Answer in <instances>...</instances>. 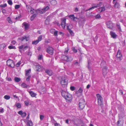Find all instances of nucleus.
Wrapping results in <instances>:
<instances>
[{"label": "nucleus", "instance_id": "1", "mask_svg": "<svg viewBox=\"0 0 126 126\" xmlns=\"http://www.w3.org/2000/svg\"><path fill=\"white\" fill-rule=\"evenodd\" d=\"M86 103L83 98H82L80 99L79 101V108L80 110L83 109L85 106Z\"/></svg>", "mask_w": 126, "mask_h": 126}, {"label": "nucleus", "instance_id": "2", "mask_svg": "<svg viewBox=\"0 0 126 126\" xmlns=\"http://www.w3.org/2000/svg\"><path fill=\"white\" fill-rule=\"evenodd\" d=\"M98 104L99 105L102 107L103 105V99L101 95L99 94H96Z\"/></svg>", "mask_w": 126, "mask_h": 126}, {"label": "nucleus", "instance_id": "3", "mask_svg": "<svg viewBox=\"0 0 126 126\" xmlns=\"http://www.w3.org/2000/svg\"><path fill=\"white\" fill-rule=\"evenodd\" d=\"M7 66L12 68L15 66V63L13 61L9 59L7 61Z\"/></svg>", "mask_w": 126, "mask_h": 126}, {"label": "nucleus", "instance_id": "4", "mask_svg": "<svg viewBox=\"0 0 126 126\" xmlns=\"http://www.w3.org/2000/svg\"><path fill=\"white\" fill-rule=\"evenodd\" d=\"M102 3V2H100L98 4H95L94 5V6L90 8L89 9L86 10V11H87L92 9H94L95 8H96L97 7L100 6H101Z\"/></svg>", "mask_w": 126, "mask_h": 126}, {"label": "nucleus", "instance_id": "5", "mask_svg": "<svg viewBox=\"0 0 126 126\" xmlns=\"http://www.w3.org/2000/svg\"><path fill=\"white\" fill-rule=\"evenodd\" d=\"M54 49L51 47H49L47 48V52L49 54L52 55L54 53Z\"/></svg>", "mask_w": 126, "mask_h": 126}, {"label": "nucleus", "instance_id": "6", "mask_svg": "<svg viewBox=\"0 0 126 126\" xmlns=\"http://www.w3.org/2000/svg\"><path fill=\"white\" fill-rule=\"evenodd\" d=\"M49 7L48 6H47L46 7L43 8V9L39 10L38 12L39 13L41 14H42L45 13L46 11L48 9Z\"/></svg>", "mask_w": 126, "mask_h": 126}, {"label": "nucleus", "instance_id": "7", "mask_svg": "<svg viewBox=\"0 0 126 126\" xmlns=\"http://www.w3.org/2000/svg\"><path fill=\"white\" fill-rule=\"evenodd\" d=\"M28 47L27 46L24 47L23 45H21L19 47V51L21 53L23 51H24L25 50H26Z\"/></svg>", "mask_w": 126, "mask_h": 126}, {"label": "nucleus", "instance_id": "8", "mask_svg": "<svg viewBox=\"0 0 126 126\" xmlns=\"http://www.w3.org/2000/svg\"><path fill=\"white\" fill-rule=\"evenodd\" d=\"M122 54L121 53L119 50H118L117 52V54L116 55V57L117 58L118 60L120 61L122 60L121 57L122 56Z\"/></svg>", "mask_w": 126, "mask_h": 126}, {"label": "nucleus", "instance_id": "9", "mask_svg": "<svg viewBox=\"0 0 126 126\" xmlns=\"http://www.w3.org/2000/svg\"><path fill=\"white\" fill-rule=\"evenodd\" d=\"M107 25L108 28L111 29H112L113 27V24L111 21H109L107 22Z\"/></svg>", "mask_w": 126, "mask_h": 126}, {"label": "nucleus", "instance_id": "10", "mask_svg": "<svg viewBox=\"0 0 126 126\" xmlns=\"http://www.w3.org/2000/svg\"><path fill=\"white\" fill-rule=\"evenodd\" d=\"M67 101H70L72 99V96L71 94L69 93H68L64 98Z\"/></svg>", "mask_w": 126, "mask_h": 126}, {"label": "nucleus", "instance_id": "11", "mask_svg": "<svg viewBox=\"0 0 126 126\" xmlns=\"http://www.w3.org/2000/svg\"><path fill=\"white\" fill-rule=\"evenodd\" d=\"M18 113L21 115V116L23 118L25 117L26 115V113L25 112H23L22 110L19 111L18 112Z\"/></svg>", "mask_w": 126, "mask_h": 126}, {"label": "nucleus", "instance_id": "12", "mask_svg": "<svg viewBox=\"0 0 126 126\" xmlns=\"http://www.w3.org/2000/svg\"><path fill=\"white\" fill-rule=\"evenodd\" d=\"M61 83L63 87H64L65 85H67V82L65 79H62Z\"/></svg>", "mask_w": 126, "mask_h": 126}, {"label": "nucleus", "instance_id": "13", "mask_svg": "<svg viewBox=\"0 0 126 126\" xmlns=\"http://www.w3.org/2000/svg\"><path fill=\"white\" fill-rule=\"evenodd\" d=\"M28 92H29L30 95L32 97H35L37 95V94L34 93L33 91H27Z\"/></svg>", "mask_w": 126, "mask_h": 126}, {"label": "nucleus", "instance_id": "14", "mask_svg": "<svg viewBox=\"0 0 126 126\" xmlns=\"http://www.w3.org/2000/svg\"><path fill=\"white\" fill-rule=\"evenodd\" d=\"M45 72L47 73L48 75L49 76H51L52 74V72L51 70L47 69L45 70Z\"/></svg>", "mask_w": 126, "mask_h": 126}, {"label": "nucleus", "instance_id": "15", "mask_svg": "<svg viewBox=\"0 0 126 126\" xmlns=\"http://www.w3.org/2000/svg\"><path fill=\"white\" fill-rule=\"evenodd\" d=\"M66 19H64L62 21V22L61 24V25L63 28H64L66 26Z\"/></svg>", "mask_w": 126, "mask_h": 126}, {"label": "nucleus", "instance_id": "16", "mask_svg": "<svg viewBox=\"0 0 126 126\" xmlns=\"http://www.w3.org/2000/svg\"><path fill=\"white\" fill-rule=\"evenodd\" d=\"M110 34L113 38H115L117 36L116 34L112 31L110 32Z\"/></svg>", "mask_w": 126, "mask_h": 126}, {"label": "nucleus", "instance_id": "17", "mask_svg": "<svg viewBox=\"0 0 126 126\" xmlns=\"http://www.w3.org/2000/svg\"><path fill=\"white\" fill-rule=\"evenodd\" d=\"M21 86L22 88H28L30 87V86L29 85H27L25 83H22Z\"/></svg>", "mask_w": 126, "mask_h": 126}, {"label": "nucleus", "instance_id": "18", "mask_svg": "<svg viewBox=\"0 0 126 126\" xmlns=\"http://www.w3.org/2000/svg\"><path fill=\"white\" fill-rule=\"evenodd\" d=\"M107 67L106 66H105L103 68V74L104 76L106 75L107 73Z\"/></svg>", "mask_w": 126, "mask_h": 126}, {"label": "nucleus", "instance_id": "19", "mask_svg": "<svg viewBox=\"0 0 126 126\" xmlns=\"http://www.w3.org/2000/svg\"><path fill=\"white\" fill-rule=\"evenodd\" d=\"M62 96L64 98L66 96V95L68 94V93L66 92L65 91L62 90L61 92Z\"/></svg>", "mask_w": 126, "mask_h": 126}, {"label": "nucleus", "instance_id": "20", "mask_svg": "<svg viewBox=\"0 0 126 126\" xmlns=\"http://www.w3.org/2000/svg\"><path fill=\"white\" fill-rule=\"evenodd\" d=\"M62 57L63 58L64 60L66 61L67 62H68L69 61V58L67 55H63Z\"/></svg>", "mask_w": 126, "mask_h": 126}, {"label": "nucleus", "instance_id": "21", "mask_svg": "<svg viewBox=\"0 0 126 126\" xmlns=\"http://www.w3.org/2000/svg\"><path fill=\"white\" fill-rule=\"evenodd\" d=\"M27 126H33V123L31 120H28L27 121Z\"/></svg>", "mask_w": 126, "mask_h": 126}, {"label": "nucleus", "instance_id": "22", "mask_svg": "<svg viewBox=\"0 0 126 126\" xmlns=\"http://www.w3.org/2000/svg\"><path fill=\"white\" fill-rule=\"evenodd\" d=\"M114 7L116 8L119 9L120 6L119 4L117 2H116L114 4Z\"/></svg>", "mask_w": 126, "mask_h": 126}, {"label": "nucleus", "instance_id": "23", "mask_svg": "<svg viewBox=\"0 0 126 126\" xmlns=\"http://www.w3.org/2000/svg\"><path fill=\"white\" fill-rule=\"evenodd\" d=\"M25 40L26 41H28L29 40V37H27L26 36H24L22 37V39H21L22 41Z\"/></svg>", "mask_w": 126, "mask_h": 126}, {"label": "nucleus", "instance_id": "24", "mask_svg": "<svg viewBox=\"0 0 126 126\" xmlns=\"http://www.w3.org/2000/svg\"><path fill=\"white\" fill-rule=\"evenodd\" d=\"M106 10L105 6H103L99 8V11L100 12L104 11Z\"/></svg>", "mask_w": 126, "mask_h": 126}, {"label": "nucleus", "instance_id": "25", "mask_svg": "<svg viewBox=\"0 0 126 126\" xmlns=\"http://www.w3.org/2000/svg\"><path fill=\"white\" fill-rule=\"evenodd\" d=\"M106 62L104 61H102L101 63V67L103 68L105 66H106Z\"/></svg>", "mask_w": 126, "mask_h": 126}, {"label": "nucleus", "instance_id": "26", "mask_svg": "<svg viewBox=\"0 0 126 126\" xmlns=\"http://www.w3.org/2000/svg\"><path fill=\"white\" fill-rule=\"evenodd\" d=\"M6 20L8 23L10 24H12L13 23L12 21L11 18L9 17H8L7 18Z\"/></svg>", "mask_w": 126, "mask_h": 126}, {"label": "nucleus", "instance_id": "27", "mask_svg": "<svg viewBox=\"0 0 126 126\" xmlns=\"http://www.w3.org/2000/svg\"><path fill=\"white\" fill-rule=\"evenodd\" d=\"M21 80V79L20 78L17 77H15L14 78V80L16 82H18L20 81Z\"/></svg>", "mask_w": 126, "mask_h": 126}, {"label": "nucleus", "instance_id": "28", "mask_svg": "<svg viewBox=\"0 0 126 126\" xmlns=\"http://www.w3.org/2000/svg\"><path fill=\"white\" fill-rule=\"evenodd\" d=\"M23 24H24L25 30H27L28 29L29 26L27 23L25 22L23 23Z\"/></svg>", "mask_w": 126, "mask_h": 126}, {"label": "nucleus", "instance_id": "29", "mask_svg": "<svg viewBox=\"0 0 126 126\" xmlns=\"http://www.w3.org/2000/svg\"><path fill=\"white\" fill-rule=\"evenodd\" d=\"M116 27L118 30L120 32H122V31L121 28L120 24L119 23H117L116 24Z\"/></svg>", "mask_w": 126, "mask_h": 126}, {"label": "nucleus", "instance_id": "30", "mask_svg": "<svg viewBox=\"0 0 126 126\" xmlns=\"http://www.w3.org/2000/svg\"><path fill=\"white\" fill-rule=\"evenodd\" d=\"M121 122L120 120H119L117 122V126H123V123H122L120 124V122Z\"/></svg>", "mask_w": 126, "mask_h": 126}, {"label": "nucleus", "instance_id": "31", "mask_svg": "<svg viewBox=\"0 0 126 126\" xmlns=\"http://www.w3.org/2000/svg\"><path fill=\"white\" fill-rule=\"evenodd\" d=\"M51 3L52 5H54L57 4V2L55 0H52L51 1Z\"/></svg>", "mask_w": 126, "mask_h": 126}, {"label": "nucleus", "instance_id": "32", "mask_svg": "<svg viewBox=\"0 0 126 126\" xmlns=\"http://www.w3.org/2000/svg\"><path fill=\"white\" fill-rule=\"evenodd\" d=\"M31 71V70L30 69H28V70H27L26 71V76H28L29 75V74L30 73V72Z\"/></svg>", "mask_w": 126, "mask_h": 126}, {"label": "nucleus", "instance_id": "33", "mask_svg": "<svg viewBox=\"0 0 126 126\" xmlns=\"http://www.w3.org/2000/svg\"><path fill=\"white\" fill-rule=\"evenodd\" d=\"M4 98L5 99L9 100L10 98V97L9 95H6L4 96Z\"/></svg>", "mask_w": 126, "mask_h": 126}, {"label": "nucleus", "instance_id": "34", "mask_svg": "<svg viewBox=\"0 0 126 126\" xmlns=\"http://www.w3.org/2000/svg\"><path fill=\"white\" fill-rule=\"evenodd\" d=\"M36 15L34 14L33 15L31 16V20L32 21L34 19V18L36 17Z\"/></svg>", "mask_w": 126, "mask_h": 126}, {"label": "nucleus", "instance_id": "35", "mask_svg": "<svg viewBox=\"0 0 126 126\" xmlns=\"http://www.w3.org/2000/svg\"><path fill=\"white\" fill-rule=\"evenodd\" d=\"M83 91V89L82 88L80 87L78 91L77 92H78V93H82Z\"/></svg>", "mask_w": 126, "mask_h": 126}, {"label": "nucleus", "instance_id": "36", "mask_svg": "<svg viewBox=\"0 0 126 126\" xmlns=\"http://www.w3.org/2000/svg\"><path fill=\"white\" fill-rule=\"evenodd\" d=\"M15 105L16 107L18 108H20L21 107V105L19 103H16L15 104Z\"/></svg>", "mask_w": 126, "mask_h": 126}, {"label": "nucleus", "instance_id": "37", "mask_svg": "<svg viewBox=\"0 0 126 126\" xmlns=\"http://www.w3.org/2000/svg\"><path fill=\"white\" fill-rule=\"evenodd\" d=\"M36 68L37 71H39L41 70V67L39 65H37L36 66Z\"/></svg>", "mask_w": 126, "mask_h": 126}, {"label": "nucleus", "instance_id": "38", "mask_svg": "<svg viewBox=\"0 0 126 126\" xmlns=\"http://www.w3.org/2000/svg\"><path fill=\"white\" fill-rule=\"evenodd\" d=\"M95 17L96 19H99L101 18V16L100 14H98L95 16Z\"/></svg>", "mask_w": 126, "mask_h": 126}, {"label": "nucleus", "instance_id": "39", "mask_svg": "<svg viewBox=\"0 0 126 126\" xmlns=\"http://www.w3.org/2000/svg\"><path fill=\"white\" fill-rule=\"evenodd\" d=\"M39 42L38 41V40H37L35 41H34L32 42V44L36 45L38 44Z\"/></svg>", "mask_w": 126, "mask_h": 126}, {"label": "nucleus", "instance_id": "40", "mask_svg": "<svg viewBox=\"0 0 126 126\" xmlns=\"http://www.w3.org/2000/svg\"><path fill=\"white\" fill-rule=\"evenodd\" d=\"M8 48L10 49H16L15 47L14 46H10L8 47Z\"/></svg>", "mask_w": 126, "mask_h": 126}, {"label": "nucleus", "instance_id": "41", "mask_svg": "<svg viewBox=\"0 0 126 126\" xmlns=\"http://www.w3.org/2000/svg\"><path fill=\"white\" fill-rule=\"evenodd\" d=\"M21 16L19 14L17 17H16L15 18V19L16 20H20V19L21 17Z\"/></svg>", "mask_w": 126, "mask_h": 126}, {"label": "nucleus", "instance_id": "42", "mask_svg": "<svg viewBox=\"0 0 126 126\" xmlns=\"http://www.w3.org/2000/svg\"><path fill=\"white\" fill-rule=\"evenodd\" d=\"M35 10H34V9H33L32 8H31V9L30 10V12L31 14H34V13L35 12Z\"/></svg>", "mask_w": 126, "mask_h": 126}, {"label": "nucleus", "instance_id": "43", "mask_svg": "<svg viewBox=\"0 0 126 126\" xmlns=\"http://www.w3.org/2000/svg\"><path fill=\"white\" fill-rule=\"evenodd\" d=\"M69 31L71 35L72 36H73L74 35V33L73 31H72L70 29H69Z\"/></svg>", "mask_w": 126, "mask_h": 126}, {"label": "nucleus", "instance_id": "44", "mask_svg": "<svg viewBox=\"0 0 126 126\" xmlns=\"http://www.w3.org/2000/svg\"><path fill=\"white\" fill-rule=\"evenodd\" d=\"M29 100H27L25 101V104L26 106H28L29 104Z\"/></svg>", "mask_w": 126, "mask_h": 126}, {"label": "nucleus", "instance_id": "45", "mask_svg": "<svg viewBox=\"0 0 126 126\" xmlns=\"http://www.w3.org/2000/svg\"><path fill=\"white\" fill-rule=\"evenodd\" d=\"M42 35H40L38 37V39L37 40L39 42L42 39Z\"/></svg>", "mask_w": 126, "mask_h": 126}, {"label": "nucleus", "instance_id": "46", "mask_svg": "<svg viewBox=\"0 0 126 126\" xmlns=\"http://www.w3.org/2000/svg\"><path fill=\"white\" fill-rule=\"evenodd\" d=\"M7 5L6 3H5L3 4H1L0 5V7L2 8H4L6 7Z\"/></svg>", "mask_w": 126, "mask_h": 126}, {"label": "nucleus", "instance_id": "47", "mask_svg": "<svg viewBox=\"0 0 126 126\" xmlns=\"http://www.w3.org/2000/svg\"><path fill=\"white\" fill-rule=\"evenodd\" d=\"M68 16L72 20L75 16L74 15H69Z\"/></svg>", "mask_w": 126, "mask_h": 126}, {"label": "nucleus", "instance_id": "48", "mask_svg": "<svg viewBox=\"0 0 126 126\" xmlns=\"http://www.w3.org/2000/svg\"><path fill=\"white\" fill-rule=\"evenodd\" d=\"M72 50H73V52L75 53H76L77 52V50L75 49L74 47H73L72 48Z\"/></svg>", "mask_w": 126, "mask_h": 126}, {"label": "nucleus", "instance_id": "49", "mask_svg": "<svg viewBox=\"0 0 126 126\" xmlns=\"http://www.w3.org/2000/svg\"><path fill=\"white\" fill-rule=\"evenodd\" d=\"M20 7V5H16L15 6V8L16 9H19Z\"/></svg>", "mask_w": 126, "mask_h": 126}, {"label": "nucleus", "instance_id": "50", "mask_svg": "<svg viewBox=\"0 0 126 126\" xmlns=\"http://www.w3.org/2000/svg\"><path fill=\"white\" fill-rule=\"evenodd\" d=\"M8 2L9 4L10 5H12L13 4L12 1L11 0H9L8 1Z\"/></svg>", "mask_w": 126, "mask_h": 126}, {"label": "nucleus", "instance_id": "51", "mask_svg": "<svg viewBox=\"0 0 126 126\" xmlns=\"http://www.w3.org/2000/svg\"><path fill=\"white\" fill-rule=\"evenodd\" d=\"M1 12L3 14L6 13V10L3 8L1 9Z\"/></svg>", "mask_w": 126, "mask_h": 126}, {"label": "nucleus", "instance_id": "52", "mask_svg": "<svg viewBox=\"0 0 126 126\" xmlns=\"http://www.w3.org/2000/svg\"><path fill=\"white\" fill-rule=\"evenodd\" d=\"M26 8L27 9H28V11H29L31 9V7L29 6H28L27 5H26Z\"/></svg>", "mask_w": 126, "mask_h": 126}, {"label": "nucleus", "instance_id": "53", "mask_svg": "<svg viewBox=\"0 0 126 126\" xmlns=\"http://www.w3.org/2000/svg\"><path fill=\"white\" fill-rule=\"evenodd\" d=\"M45 24L47 25H48L49 24V22L48 20L47 19H46L45 21Z\"/></svg>", "mask_w": 126, "mask_h": 126}, {"label": "nucleus", "instance_id": "54", "mask_svg": "<svg viewBox=\"0 0 126 126\" xmlns=\"http://www.w3.org/2000/svg\"><path fill=\"white\" fill-rule=\"evenodd\" d=\"M42 57V55H39L38 56V59L39 60H41Z\"/></svg>", "mask_w": 126, "mask_h": 126}, {"label": "nucleus", "instance_id": "55", "mask_svg": "<svg viewBox=\"0 0 126 126\" xmlns=\"http://www.w3.org/2000/svg\"><path fill=\"white\" fill-rule=\"evenodd\" d=\"M70 89L72 91H73L75 90V87L73 86H71L70 87Z\"/></svg>", "mask_w": 126, "mask_h": 126}, {"label": "nucleus", "instance_id": "56", "mask_svg": "<svg viewBox=\"0 0 126 126\" xmlns=\"http://www.w3.org/2000/svg\"><path fill=\"white\" fill-rule=\"evenodd\" d=\"M21 62H19L16 63V66L17 67H18L19 66V65L21 64Z\"/></svg>", "mask_w": 126, "mask_h": 126}, {"label": "nucleus", "instance_id": "57", "mask_svg": "<svg viewBox=\"0 0 126 126\" xmlns=\"http://www.w3.org/2000/svg\"><path fill=\"white\" fill-rule=\"evenodd\" d=\"M58 31H55L54 32V35L55 36H57V33Z\"/></svg>", "mask_w": 126, "mask_h": 126}, {"label": "nucleus", "instance_id": "58", "mask_svg": "<svg viewBox=\"0 0 126 126\" xmlns=\"http://www.w3.org/2000/svg\"><path fill=\"white\" fill-rule=\"evenodd\" d=\"M28 77L26 79V81H29L31 77V76H28Z\"/></svg>", "mask_w": 126, "mask_h": 126}, {"label": "nucleus", "instance_id": "59", "mask_svg": "<svg viewBox=\"0 0 126 126\" xmlns=\"http://www.w3.org/2000/svg\"><path fill=\"white\" fill-rule=\"evenodd\" d=\"M44 117V116L42 115H40V118L41 120H43Z\"/></svg>", "mask_w": 126, "mask_h": 126}, {"label": "nucleus", "instance_id": "60", "mask_svg": "<svg viewBox=\"0 0 126 126\" xmlns=\"http://www.w3.org/2000/svg\"><path fill=\"white\" fill-rule=\"evenodd\" d=\"M78 18L77 17H74V18L72 19L74 21H76V19H78Z\"/></svg>", "mask_w": 126, "mask_h": 126}, {"label": "nucleus", "instance_id": "61", "mask_svg": "<svg viewBox=\"0 0 126 126\" xmlns=\"http://www.w3.org/2000/svg\"><path fill=\"white\" fill-rule=\"evenodd\" d=\"M4 112V109L2 108L0 109V112L3 113Z\"/></svg>", "mask_w": 126, "mask_h": 126}, {"label": "nucleus", "instance_id": "62", "mask_svg": "<svg viewBox=\"0 0 126 126\" xmlns=\"http://www.w3.org/2000/svg\"><path fill=\"white\" fill-rule=\"evenodd\" d=\"M55 126H61L60 124L57 123H55Z\"/></svg>", "mask_w": 126, "mask_h": 126}, {"label": "nucleus", "instance_id": "63", "mask_svg": "<svg viewBox=\"0 0 126 126\" xmlns=\"http://www.w3.org/2000/svg\"><path fill=\"white\" fill-rule=\"evenodd\" d=\"M11 42L14 45H15L16 43V42L14 40L13 41H12Z\"/></svg>", "mask_w": 126, "mask_h": 126}, {"label": "nucleus", "instance_id": "64", "mask_svg": "<svg viewBox=\"0 0 126 126\" xmlns=\"http://www.w3.org/2000/svg\"><path fill=\"white\" fill-rule=\"evenodd\" d=\"M7 80H8V81H11L12 79L10 77H8L7 78Z\"/></svg>", "mask_w": 126, "mask_h": 126}]
</instances>
